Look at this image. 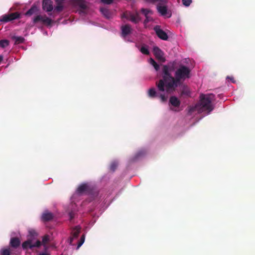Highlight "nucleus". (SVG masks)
<instances>
[{
	"label": "nucleus",
	"mask_w": 255,
	"mask_h": 255,
	"mask_svg": "<svg viewBox=\"0 0 255 255\" xmlns=\"http://www.w3.org/2000/svg\"><path fill=\"white\" fill-rule=\"evenodd\" d=\"M175 62H171L162 67L161 78L156 82L158 91L166 92L167 94H173L185 79L190 77V69L184 65H180L176 70L174 77L171 72L174 69Z\"/></svg>",
	"instance_id": "f257e3e1"
},
{
	"label": "nucleus",
	"mask_w": 255,
	"mask_h": 255,
	"mask_svg": "<svg viewBox=\"0 0 255 255\" xmlns=\"http://www.w3.org/2000/svg\"><path fill=\"white\" fill-rule=\"evenodd\" d=\"M33 22L34 24L41 22L43 24L50 25L52 22V20L46 15H37L33 18Z\"/></svg>",
	"instance_id": "39448f33"
},
{
	"label": "nucleus",
	"mask_w": 255,
	"mask_h": 255,
	"mask_svg": "<svg viewBox=\"0 0 255 255\" xmlns=\"http://www.w3.org/2000/svg\"><path fill=\"white\" fill-rule=\"evenodd\" d=\"M157 36L163 40H167L168 39L167 34L162 29H161L159 25H156L153 28Z\"/></svg>",
	"instance_id": "6e6552de"
},
{
	"label": "nucleus",
	"mask_w": 255,
	"mask_h": 255,
	"mask_svg": "<svg viewBox=\"0 0 255 255\" xmlns=\"http://www.w3.org/2000/svg\"><path fill=\"white\" fill-rule=\"evenodd\" d=\"M192 0H182L183 4L185 6H189L192 3Z\"/></svg>",
	"instance_id": "473e14b6"
},
{
	"label": "nucleus",
	"mask_w": 255,
	"mask_h": 255,
	"mask_svg": "<svg viewBox=\"0 0 255 255\" xmlns=\"http://www.w3.org/2000/svg\"><path fill=\"white\" fill-rule=\"evenodd\" d=\"M118 165V164L117 162H116V161L112 162L110 165V170L114 172L115 171V170L116 169V168H117Z\"/></svg>",
	"instance_id": "bb28decb"
},
{
	"label": "nucleus",
	"mask_w": 255,
	"mask_h": 255,
	"mask_svg": "<svg viewBox=\"0 0 255 255\" xmlns=\"http://www.w3.org/2000/svg\"><path fill=\"white\" fill-rule=\"evenodd\" d=\"M42 8L46 12H51L53 9V2L51 0H43Z\"/></svg>",
	"instance_id": "1a4fd4ad"
},
{
	"label": "nucleus",
	"mask_w": 255,
	"mask_h": 255,
	"mask_svg": "<svg viewBox=\"0 0 255 255\" xmlns=\"http://www.w3.org/2000/svg\"><path fill=\"white\" fill-rule=\"evenodd\" d=\"M12 38L14 40L15 44L22 43L25 40V39L22 36H13Z\"/></svg>",
	"instance_id": "5701e85b"
},
{
	"label": "nucleus",
	"mask_w": 255,
	"mask_h": 255,
	"mask_svg": "<svg viewBox=\"0 0 255 255\" xmlns=\"http://www.w3.org/2000/svg\"><path fill=\"white\" fill-rule=\"evenodd\" d=\"M159 92H160V91ZM163 92H160L161 93L158 95L155 89L154 88H152L149 89L148 94L149 97L151 98H155L159 96L162 102H165L167 100L168 96L162 93Z\"/></svg>",
	"instance_id": "423d86ee"
},
{
	"label": "nucleus",
	"mask_w": 255,
	"mask_h": 255,
	"mask_svg": "<svg viewBox=\"0 0 255 255\" xmlns=\"http://www.w3.org/2000/svg\"><path fill=\"white\" fill-rule=\"evenodd\" d=\"M114 0H101V2L106 4H110L112 3Z\"/></svg>",
	"instance_id": "f704fd0d"
},
{
	"label": "nucleus",
	"mask_w": 255,
	"mask_h": 255,
	"mask_svg": "<svg viewBox=\"0 0 255 255\" xmlns=\"http://www.w3.org/2000/svg\"><path fill=\"white\" fill-rule=\"evenodd\" d=\"M75 239L73 237H72L71 236L70 237L69 240H68V243L70 245H73V241Z\"/></svg>",
	"instance_id": "e433bc0d"
},
{
	"label": "nucleus",
	"mask_w": 255,
	"mask_h": 255,
	"mask_svg": "<svg viewBox=\"0 0 255 255\" xmlns=\"http://www.w3.org/2000/svg\"><path fill=\"white\" fill-rule=\"evenodd\" d=\"M140 52L145 55H149V52L147 47L145 46H142L140 49Z\"/></svg>",
	"instance_id": "7c9ffc66"
},
{
	"label": "nucleus",
	"mask_w": 255,
	"mask_h": 255,
	"mask_svg": "<svg viewBox=\"0 0 255 255\" xmlns=\"http://www.w3.org/2000/svg\"><path fill=\"white\" fill-rule=\"evenodd\" d=\"M1 255H11V252L9 248L2 249L0 250Z\"/></svg>",
	"instance_id": "393cba45"
},
{
	"label": "nucleus",
	"mask_w": 255,
	"mask_h": 255,
	"mask_svg": "<svg viewBox=\"0 0 255 255\" xmlns=\"http://www.w3.org/2000/svg\"><path fill=\"white\" fill-rule=\"evenodd\" d=\"M214 96L213 95L201 94L200 96V101L195 105V109L199 112H207L210 113L214 109L212 104V101Z\"/></svg>",
	"instance_id": "f03ea898"
},
{
	"label": "nucleus",
	"mask_w": 255,
	"mask_h": 255,
	"mask_svg": "<svg viewBox=\"0 0 255 255\" xmlns=\"http://www.w3.org/2000/svg\"><path fill=\"white\" fill-rule=\"evenodd\" d=\"M2 59H3V56L1 55H0V63L1 62Z\"/></svg>",
	"instance_id": "a19ab883"
},
{
	"label": "nucleus",
	"mask_w": 255,
	"mask_h": 255,
	"mask_svg": "<svg viewBox=\"0 0 255 255\" xmlns=\"http://www.w3.org/2000/svg\"><path fill=\"white\" fill-rule=\"evenodd\" d=\"M85 235H82V236L81 237L80 240L78 243L77 249H79L80 247L83 245L85 241Z\"/></svg>",
	"instance_id": "cd10ccee"
},
{
	"label": "nucleus",
	"mask_w": 255,
	"mask_h": 255,
	"mask_svg": "<svg viewBox=\"0 0 255 255\" xmlns=\"http://www.w3.org/2000/svg\"><path fill=\"white\" fill-rule=\"evenodd\" d=\"M80 230H81V228L80 227H79L78 226L75 227L73 229V230L71 233V236L72 237H73L74 239L77 238L79 236L80 233Z\"/></svg>",
	"instance_id": "412c9836"
},
{
	"label": "nucleus",
	"mask_w": 255,
	"mask_h": 255,
	"mask_svg": "<svg viewBox=\"0 0 255 255\" xmlns=\"http://www.w3.org/2000/svg\"><path fill=\"white\" fill-rule=\"evenodd\" d=\"M29 235L31 237H34L37 236V233L34 230H30L28 231Z\"/></svg>",
	"instance_id": "72a5a7b5"
},
{
	"label": "nucleus",
	"mask_w": 255,
	"mask_h": 255,
	"mask_svg": "<svg viewBox=\"0 0 255 255\" xmlns=\"http://www.w3.org/2000/svg\"><path fill=\"white\" fill-rule=\"evenodd\" d=\"M145 17L146 18L144 21V23L145 24L148 23L149 21H150L152 19V18L148 16H145Z\"/></svg>",
	"instance_id": "c9c22d12"
},
{
	"label": "nucleus",
	"mask_w": 255,
	"mask_h": 255,
	"mask_svg": "<svg viewBox=\"0 0 255 255\" xmlns=\"http://www.w3.org/2000/svg\"><path fill=\"white\" fill-rule=\"evenodd\" d=\"M126 18L135 24L138 23L141 20L138 13H136L135 14H130L129 16Z\"/></svg>",
	"instance_id": "4468645a"
},
{
	"label": "nucleus",
	"mask_w": 255,
	"mask_h": 255,
	"mask_svg": "<svg viewBox=\"0 0 255 255\" xmlns=\"http://www.w3.org/2000/svg\"><path fill=\"white\" fill-rule=\"evenodd\" d=\"M38 255H50L49 253L46 252L40 253Z\"/></svg>",
	"instance_id": "58836bf2"
},
{
	"label": "nucleus",
	"mask_w": 255,
	"mask_h": 255,
	"mask_svg": "<svg viewBox=\"0 0 255 255\" xmlns=\"http://www.w3.org/2000/svg\"><path fill=\"white\" fill-rule=\"evenodd\" d=\"M153 53L157 59L161 61H164V58L163 57L164 53L158 47H153Z\"/></svg>",
	"instance_id": "9d476101"
},
{
	"label": "nucleus",
	"mask_w": 255,
	"mask_h": 255,
	"mask_svg": "<svg viewBox=\"0 0 255 255\" xmlns=\"http://www.w3.org/2000/svg\"><path fill=\"white\" fill-rule=\"evenodd\" d=\"M53 218V215L52 213L48 212V211H45L42 215L41 219L44 222H48L51 220H52Z\"/></svg>",
	"instance_id": "dca6fc26"
},
{
	"label": "nucleus",
	"mask_w": 255,
	"mask_h": 255,
	"mask_svg": "<svg viewBox=\"0 0 255 255\" xmlns=\"http://www.w3.org/2000/svg\"><path fill=\"white\" fill-rule=\"evenodd\" d=\"M49 236L48 235H45L42 237V243L43 245L46 244L49 241Z\"/></svg>",
	"instance_id": "c756f323"
},
{
	"label": "nucleus",
	"mask_w": 255,
	"mask_h": 255,
	"mask_svg": "<svg viewBox=\"0 0 255 255\" xmlns=\"http://www.w3.org/2000/svg\"><path fill=\"white\" fill-rule=\"evenodd\" d=\"M66 0H55L56 6L54 11L56 12H61L64 8V3Z\"/></svg>",
	"instance_id": "f8f14e48"
},
{
	"label": "nucleus",
	"mask_w": 255,
	"mask_h": 255,
	"mask_svg": "<svg viewBox=\"0 0 255 255\" xmlns=\"http://www.w3.org/2000/svg\"><path fill=\"white\" fill-rule=\"evenodd\" d=\"M41 246V242L37 240L35 244H32V240L28 239L27 241L23 242L22 244V247L23 250H27V249H32L34 247L39 248Z\"/></svg>",
	"instance_id": "0eeeda50"
},
{
	"label": "nucleus",
	"mask_w": 255,
	"mask_h": 255,
	"mask_svg": "<svg viewBox=\"0 0 255 255\" xmlns=\"http://www.w3.org/2000/svg\"><path fill=\"white\" fill-rule=\"evenodd\" d=\"M100 11L106 18L110 19L112 18V12L109 9L105 7H102L100 8Z\"/></svg>",
	"instance_id": "6ab92c4d"
},
{
	"label": "nucleus",
	"mask_w": 255,
	"mask_h": 255,
	"mask_svg": "<svg viewBox=\"0 0 255 255\" xmlns=\"http://www.w3.org/2000/svg\"><path fill=\"white\" fill-rule=\"evenodd\" d=\"M89 187L88 184L87 183H83L80 185L77 190V192L78 193L81 194L84 193H86L89 192Z\"/></svg>",
	"instance_id": "2eb2a0df"
},
{
	"label": "nucleus",
	"mask_w": 255,
	"mask_h": 255,
	"mask_svg": "<svg viewBox=\"0 0 255 255\" xmlns=\"http://www.w3.org/2000/svg\"><path fill=\"white\" fill-rule=\"evenodd\" d=\"M19 17L20 14L17 12H15L2 15L0 18V21L5 23L19 18Z\"/></svg>",
	"instance_id": "20e7f679"
},
{
	"label": "nucleus",
	"mask_w": 255,
	"mask_h": 255,
	"mask_svg": "<svg viewBox=\"0 0 255 255\" xmlns=\"http://www.w3.org/2000/svg\"><path fill=\"white\" fill-rule=\"evenodd\" d=\"M122 36L125 38L127 35L130 34L132 29L130 25L125 24L121 26Z\"/></svg>",
	"instance_id": "9b49d317"
},
{
	"label": "nucleus",
	"mask_w": 255,
	"mask_h": 255,
	"mask_svg": "<svg viewBox=\"0 0 255 255\" xmlns=\"http://www.w3.org/2000/svg\"><path fill=\"white\" fill-rule=\"evenodd\" d=\"M37 7L36 5H33L25 13V15L31 16L37 11Z\"/></svg>",
	"instance_id": "4be33fe9"
},
{
	"label": "nucleus",
	"mask_w": 255,
	"mask_h": 255,
	"mask_svg": "<svg viewBox=\"0 0 255 255\" xmlns=\"http://www.w3.org/2000/svg\"><path fill=\"white\" fill-rule=\"evenodd\" d=\"M76 2V3L77 5L79 6L80 8V10H79V13H85V10L87 9V6L86 5L85 1L83 0H74Z\"/></svg>",
	"instance_id": "ddd939ff"
},
{
	"label": "nucleus",
	"mask_w": 255,
	"mask_h": 255,
	"mask_svg": "<svg viewBox=\"0 0 255 255\" xmlns=\"http://www.w3.org/2000/svg\"><path fill=\"white\" fill-rule=\"evenodd\" d=\"M156 9L157 12L162 16L169 18L172 16L171 11L168 9L166 5L158 4L156 6Z\"/></svg>",
	"instance_id": "7ed1b4c3"
},
{
	"label": "nucleus",
	"mask_w": 255,
	"mask_h": 255,
	"mask_svg": "<svg viewBox=\"0 0 255 255\" xmlns=\"http://www.w3.org/2000/svg\"><path fill=\"white\" fill-rule=\"evenodd\" d=\"M69 216L70 218V220H71L74 218L73 213L72 212H70L69 213Z\"/></svg>",
	"instance_id": "ea45409f"
},
{
	"label": "nucleus",
	"mask_w": 255,
	"mask_h": 255,
	"mask_svg": "<svg viewBox=\"0 0 255 255\" xmlns=\"http://www.w3.org/2000/svg\"><path fill=\"white\" fill-rule=\"evenodd\" d=\"M85 235H82V236L81 237L80 240L78 243L77 249H79L80 247L83 245L85 241Z\"/></svg>",
	"instance_id": "c85d7f7f"
},
{
	"label": "nucleus",
	"mask_w": 255,
	"mask_h": 255,
	"mask_svg": "<svg viewBox=\"0 0 255 255\" xmlns=\"http://www.w3.org/2000/svg\"><path fill=\"white\" fill-rule=\"evenodd\" d=\"M141 11L144 15L145 16H148V14L152 13L151 10L146 8H142L141 9Z\"/></svg>",
	"instance_id": "2f4dec72"
},
{
	"label": "nucleus",
	"mask_w": 255,
	"mask_h": 255,
	"mask_svg": "<svg viewBox=\"0 0 255 255\" xmlns=\"http://www.w3.org/2000/svg\"><path fill=\"white\" fill-rule=\"evenodd\" d=\"M150 63L154 67L156 71H158L159 70V66L153 59L151 58L150 59Z\"/></svg>",
	"instance_id": "a878e982"
},
{
	"label": "nucleus",
	"mask_w": 255,
	"mask_h": 255,
	"mask_svg": "<svg viewBox=\"0 0 255 255\" xmlns=\"http://www.w3.org/2000/svg\"><path fill=\"white\" fill-rule=\"evenodd\" d=\"M169 104L174 107H179L181 102L176 97L173 96L169 99Z\"/></svg>",
	"instance_id": "f3484780"
},
{
	"label": "nucleus",
	"mask_w": 255,
	"mask_h": 255,
	"mask_svg": "<svg viewBox=\"0 0 255 255\" xmlns=\"http://www.w3.org/2000/svg\"><path fill=\"white\" fill-rule=\"evenodd\" d=\"M20 244V241L19 238L17 237H13L11 238L9 245L10 246L14 248H17L19 246Z\"/></svg>",
	"instance_id": "a211bd4d"
},
{
	"label": "nucleus",
	"mask_w": 255,
	"mask_h": 255,
	"mask_svg": "<svg viewBox=\"0 0 255 255\" xmlns=\"http://www.w3.org/2000/svg\"><path fill=\"white\" fill-rule=\"evenodd\" d=\"M190 94V92L188 86L185 85H182L181 90V96H189Z\"/></svg>",
	"instance_id": "aec40b11"
},
{
	"label": "nucleus",
	"mask_w": 255,
	"mask_h": 255,
	"mask_svg": "<svg viewBox=\"0 0 255 255\" xmlns=\"http://www.w3.org/2000/svg\"><path fill=\"white\" fill-rule=\"evenodd\" d=\"M227 79L230 80V81H231L233 83H235V82H236L235 80H234V78L233 77L228 76L227 77Z\"/></svg>",
	"instance_id": "4c0bfd02"
},
{
	"label": "nucleus",
	"mask_w": 255,
	"mask_h": 255,
	"mask_svg": "<svg viewBox=\"0 0 255 255\" xmlns=\"http://www.w3.org/2000/svg\"><path fill=\"white\" fill-rule=\"evenodd\" d=\"M9 44V41L6 39H3L0 40V47L1 48H5L7 47Z\"/></svg>",
	"instance_id": "b1692460"
}]
</instances>
